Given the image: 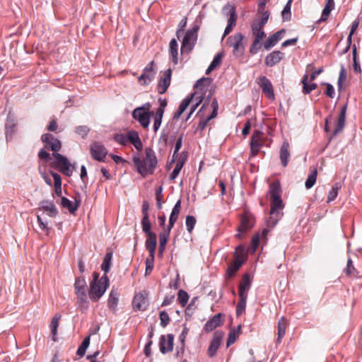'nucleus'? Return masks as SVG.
Listing matches in <instances>:
<instances>
[{"label": "nucleus", "mask_w": 362, "mask_h": 362, "mask_svg": "<svg viewBox=\"0 0 362 362\" xmlns=\"http://www.w3.org/2000/svg\"><path fill=\"white\" fill-rule=\"evenodd\" d=\"M204 83H207L208 84H209L210 78H202L196 82L194 85V88L199 89L200 93L197 90L192 93L190 96H188L186 98H185L179 105L177 110L174 113V119H178L182 115V114L185 111L187 107L190 105V103H192V107L190 109V112L187 117V120L190 118L192 113L195 111L197 107L202 102H204V103L200 110H199L197 115H199L200 117H202L204 115V112L208 109H210V104L211 103L212 100L214 98H212L214 90H213L211 88L209 91L208 95L204 96V95L206 94V91L208 89V88H206L204 86Z\"/></svg>", "instance_id": "obj_1"}, {"label": "nucleus", "mask_w": 362, "mask_h": 362, "mask_svg": "<svg viewBox=\"0 0 362 362\" xmlns=\"http://www.w3.org/2000/svg\"><path fill=\"white\" fill-rule=\"evenodd\" d=\"M41 139L45 144V147L53 151L52 155L57 160V167L59 168L62 173L69 175L71 172L70 169L71 165L66 157L58 153L62 148L61 141L51 134H43Z\"/></svg>", "instance_id": "obj_2"}, {"label": "nucleus", "mask_w": 362, "mask_h": 362, "mask_svg": "<svg viewBox=\"0 0 362 362\" xmlns=\"http://www.w3.org/2000/svg\"><path fill=\"white\" fill-rule=\"evenodd\" d=\"M269 195L271 209L268 219V225L271 227L274 226L280 219L284 208V204L281 198V185L279 182H273L269 185Z\"/></svg>", "instance_id": "obj_3"}, {"label": "nucleus", "mask_w": 362, "mask_h": 362, "mask_svg": "<svg viewBox=\"0 0 362 362\" xmlns=\"http://www.w3.org/2000/svg\"><path fill=\"white\" fill-rule=\"evenodd\" d=\"M144 153L145 156L143 159H141L139 156H134L133 158L134 164L138 173L143 177L153 174L158 165V159L156 153L151 148H146Z\"/></svg>", "instance_id": "obj_4"}, {"label": "nucleus", "mask_w": 362, "mask_h": 362, "mask_svg": "<svg viewBox=\"0 0 362 362\" xmlns=\"http://www.w3.org/2000/svg\"><path fill=\"white\" fill-rule=\"evenodd\" d=\"M99 273H93V280L90 283L88 292L91 300L97 302L103 296L109 286V279L106 274L99 278Z\"/></svg>", "instance_id": "obj_5"}, {"label": "nucleus", "mask_w": 362, "mask_h": 362, "mask_svg": "<svg viewBox=\"0 0 362 362\" xmlns=\"http://www.w3.org/2000/svg\"><path fill=\"white\" fill-rule=\"evenodd\" d=\"M151 103H146L142 106L135 108L132 112V117L136 120L144 129L148 127L151 117L153 115V112L151 111Z\"/></svg>", "instance_id": "obj_6"}, {"label": "nucleus", "mask_w": 362, "mask_h": 362, "mask_svg": "<svg viewBox=\"0 0 362 362\" xmlns=\"http://www.w3.org/2000/svg\"><path fill=\"white\" fill-rule=\"evenodd\" d=\"M198 30L199 26L194 25L192 28L187 31L181 45V52L182 53H189L193 49L197 40Z\"/></svg>", "instance_id": "obj_7"}, {"label": "nucleus", "mask_w": 362, "mask_h": 362, "mask_svg": "<svg viewBox=\"0 0 362 362\" xmlns=\"http://www.w3.org/2000/svg\"><path fill=\"white\" fill-rule=\"evenodd\" d=\"M244 39L245 36L240 33H235L228 38L227 42L230 47L233 48V52L236 57H240L243 54L245 50Z\"/></svg>", "instance_id": "obj_8"}, {"label": "nucleus", "mask_w": 362, "mask_h": 362, "mask_svg": "<svg viewBox=\"0 0 362 362\" xmlns=\"http://www.w3.org/2000/svg\"><path fill=\"white\" fill-rule=\"evenodd\" d=\"M90 154L95 160L104 162L107 154V150L99 142H94L90 145Z\"/></svg>", "instance_id": "obj_9"}, {"label": "nucleus", "mask_w": 362, "mask_h": 362, "mask_svg": "<svg viewBox=\"0 0 362 362\" xmlns=\"http://www.w3.org/2000/svg\"><path fill=\"white\" fill-rule=\"evenodd\" d=\"M228 11L227 15H229V18L228 20V25L224 30L223 37L228 35L233 30V27L235 26L236 21H237V15L235 13V8L233 6L228 4L223 7V11Z\"/></svg>", "instance_id": "obj_10"}, {"label": "nucleus", "mask_w": 362, "mask_h": 362, "mask_svg": "<svg viewBox=\"0 0 362 362\" xmlns=\"http://www.w3.org/2000/svg\"><path fill=\"white\" fill-rule=\"evenodd\" d=\"M257 83L262 89L263 93L267 96V98L274 100L275 98V95L271 81L266 76H262L259 77Z\"/></svg>", "instance_id": "obj_11"}, {"label": "nucleus", "mask_w": 362, "mask_h": 362, "mask_svg": "<svg viewBox=\"0 0 362 362\" xmlns=\"http://www.w3.org/2000/svg\"><path fill=\"white\" fill-rule=\"evenodd\" d=\"M223 337V333L222 332H216L214 334L213 338L207 350V354L209 357H213L216 355V351L221 344Z\"/></svg>", "instance_id": "obj_12"}, {"label": "nucleus", "mask_w": 362, "mask_h": 362, "mask_svg": "<svg viewBox=\"0 0 362 362\" xmlns=\"http://www.w3.org/2000/svg\"><path fill=\"white\" fill-rule=\"evenodd\" d=\"M253 225L254 221L252 216L250 214H244L241 216L240 224L238 228V233L235 236L240 238L241 233H244L252 228Z\"/></svg>", "instance_id": "obj_13"}, {"label": "nucleus", "mask_w": 362, "mask_h": 362, "mask_svg": "<svg viewBox=\"0 0 362 362\" xmlns=\"http://www.w3.org/2000/svg\"><path fill=\"white\" fill-rule=\"evenodd\" d=\"M154 62L152 61L144 69L143 74L139 77V83L145 86L148 84L154 78L156 72L153 71V66Z\"/></svg>", "instance_id": "obj_14"}, {"label": "nucleus", "mask_w": 362, "mask_h": 362, "mask_svg": "<svg viewBox=\"0 0 362 362\" xmlns=\"http://www.w3.org/2000/svg\"><path fill=\"white\" fill-rule=\"evenodd\" d=\"M210 109L212 110L211 115L206 118H204V115L201 117L200 122L199 123V127L200 129L203 130L207 125V123L212 119L215 118L217 116L218 110V103L216 98H214L210 104Z\"/></svg>", "instance_id": "obj_15"}, {"label": "nucleus", "mask_w": 362, "mask_h": 362, "mask_svg": "<svg viewBox=\"0 0 362 362\" xmlns=\"http://www.w3.org/2000/svg\"><path fill=\"white\" fill-rule=\"evenodd\" d=\"M174 336L169 334L166 336L162 335L160 337L159 348L162 354L172 351L173 349Z\"/></svg>", "instance_id": "obj_16"}, {"label": "nucleus", "mask_w": 362, "mask_h": 362, "mask_svg": "<svg viewBox=\"0 0 362 362\" xmlns=\"http://www.w3.org/2000/svg\"><path fill=\"white\" fill-rule=\"evenodd\" d=\"M171 76H172V70L170 69H167L163 73V76H161L160 81H158V92L160 94L165 93L168 87L170 85L171 81Z\"/></svg>", "instance_id": "obj_17"}, {"label": "nucleus", "mask_w": 362, "mask_h": 362, "mask_svg": "<svg viewBox=\"0 0 362 362\" xmlns=\"http://www.w3.org/2000/svg\"><path fill=\"white\" fill-rule=\"evenodd\" d=\"M251 287L250 276L248 274L243 276L238 286L239 298H247V292Z\"/></svg>", "instance_id": "obj_18"}, {"label": "nucleus", "mask_w": 362, "mask_h": 362, "mask_svg": "<svg viewBox=\"0 0 362 362\" xmlns=\"http://www.w3.org/2000/svg\"><path fill=\"white\" fill-rule=\"evenodd\" d=\"M286 33L285 29H281L273 35H271L267 40L264 42V47L265 49L269 50L276 45L283 37Z\"/></svg>", "instance_id": "obj_19"}, {"label": "nucleus", "mask_w": 362, "mask_h": 362, "mask_svg": "<svg viewBox=\"0 0 362 362\" xmlns=\"http://www.w3.org/2000/svg\"><path fill=\"white\" fill-rule=\"evenodd\" d=\"M74 199L75 203L73 204L72 202L66 197H62V206L67 209L71 214H74L81 205V199L79 195L78 197H75Z\"/></svg>", "instance_id": "obj_20"}, {"label": "nucleus", "mask_w": 362, "mask_h": 362, "mask_svg": "<svg viewBox=\"0 0 362 362\" xmlns=\"http://www.w3.org/2000/svg\"><path fill=\"white\" fill-rule=\"evenodd\" d=\"M147 238L145 242L146 250L149 252L150 256H155V252L157 246V236L155 233H149L146 234Z\"/></svg>", "instance_id": "obj_21"}, {"label": "nucleus", "mask_w": 362, "mask_h": 362, "mask_svg": "<svg viewBox=\"0 0 362 362\" xmlns=\"http://www.w3.org/2000/svg\"><path fill=\"white\" fill-rule=\"evenodd\" d=\"M222 314L218 313L215 315L211 319L208 320L204 325V330L206 332H212L216 327L221 326L223 324L221 320Z\"/></svg>", "instance_id": "obj_22"}, {"label": "nucleus", "mask_w": 362, "mask_h": 362, "mask_svg": "<svg viewBox=\"0 0 362 362\" xmlns=\"http://www.w3.org/2000/svg\"><path fill=\"white\" fill-rule=\"evenodd\" d=\"M346 105H344L341 108V111L339 113V115L338 117L337 124L334 127V129L333 131V135L337 136L339 133H340L345 125V121H346Z\"/></svg>", "instance_id": "obj_23"}, {"label": "nucleus", "mask_w": 362, "mask_h": 362, "mask_svg": "<svg viewBox=\"0 0 362 362\" xmlns=\"http://www.w3.org/2000/svg\"><path fill=\"white\" fill-rule=\"evenodd\" d=\"M284 57V53L280 51H274L269 54L265 58V64L267 66H273L278 64Z\"/></svg>", "instance_id": "obj_24"}, {"label": "nucleus", "mask_w": 362, "mask_h": 362, "mask_svg": "<svg viewBox=\"0 0 362 362\" xmlns=\"http://www.w3.org/2000/svg\"><path fill=\"white\" fill-rule=\"evenodd\" d=\"M264 24L257 20H255L251 25L252 35L255 38L263 40L266 37V33L264 32L263 28Z\"/></svg>", "instance_id": "obj_25"}, {"label": "nucleus", "mask_w": 362, "mask_h": 362, "mask_svg": "<svg viewBox=\"0 0 362 362\" xmlns=\"http://www.w3.org/2000/svg\"><path fill=\"white\" fill-rule=\"evenodd\" d=\"M180 211H181V200L179 199L175 203V204L172 210V212H171L170 218H169V223H168L167 228H168L169 230H171L173 228L175 222L177 221V220L178 218Z\"/></svg>", "instance_id": "obj_26"}, {"label": "nucleus", "mask_w": 362, "mask_h": 362, "mask_svg": "<svg viewBox=\"0 0 362 362\" xmlns=\"http://www.w3.org/2000/svg\"><path fill=\"white\" fill-rule=\"evenodd\" d=\"M132 305L135 310H145L147 305V300L144 294L141 293L136 294Z\"/></svg>", "instance_id": "obj_27"}, {"label": "nucleus", "mask_w": 362, "mask_h": 362, "mask_svg": "<svg viewBox=\"0 0 362 362\" xmlns=\"http://www.w3.org/2000/svg\"><path fill=\"white\" fill-rule=\"evenodd\" d=\"M40 205V210L46 211L49 216L55 217L57 215L58 211L52 202L42 201Z\"/></svg>", "instance_id": "obj_28"}, {"label": "nucleus", "mask_w": 362, "mask_h": 362, "mask_svg": "<svg viewBox=\"0 0 362 362\" xmlns=\"http://www.w3.org/2000/svg\"><path fill=\"white\" fill-rule=\"evenodd\" d=\"M290 158L289 144L284 142L280 149V159L284 167H286Z\"/></svg>", "instance_id": "obj_29"}, {"label": "nucleus", "mask_w": 362, "mask_h": 362, "mask_svg": "<svg viewBox=\"0 0 362 362\" xmlns=\"http://www.w3.org/2000/svg\"><path fill=\"white\" fill-rule=\"evenodd\" d=\"M128 141H129L132 144L137 150H141L143 147L142 142L139 138V134L135 131H131L128 133L127 135Z\"/></svg>", "instance_id": "obj_30"}, {"label": "nucleus", "mask_w": 362, "mask_h": 362, "mask_svg": "<svg viewBox=\"0 0 362 362\" xmlns=\"http://www.w3.org/2000/svg\"><path fill=\"white\" fill-rule=\"evenodd\" d=\"M62 318V315L59 313L54 315L50 322L52 339L54 341H57V328L59 327V321Z\"/></svg>", "instance_id": "obj_31"}, {"label": "nucleus", "mask_w": 362, "mask_h": 362, "mask_svg": "<svg viewBox=\"0 0 362 362\" xmlns=\"http://www.w3.org/2000/svg\"><path fill=\"white\" fill-rule=\"evenodd\" d=\"M334 8V0H327L326 4L323 8L322 12L321 17L318 22H325L327 20L331 11Z\"/></svg>", "instance_id": "obj_32"}, {"label": "nucleus", "mask_w": 362, "mask_h": 362, "mask_svg": "<svg viewBox=\"0 0 362 362\" xmlns=\"http://www.w3.org/2000/svg\"><path fill=\"white\" fill-rule=\"evenodd\" d=\"M86 281L83 276H79L76 279L74 283V289L76 295L86 293Z\"/></svg>", "instance_id": "obj_33"}, {"label": "nucleus", "mask_w": 362, "mask_h": 362, "mask_svg": "<svg viewBox=\"0 0 362 362\" xmlns=\"http://www.w3.org/2000/svg\"><path fill=\"white\" fill-rule=\"evenodd\" d=\"M170 54L172 57V60L175 64H177L178 62V44L175 39H172L169 45Z\"/></svg>", "instance_id": "obj_34"}, {"label": "nucleus", "mask_w": 362, "mask_h": 362, "mask_svg": "<svg viewBox=\"0 0 362 362\" xmlns=\"http://www.w3.org/2000/svg\"><path fill=\"white\" fill-rule=\"evenodd\" d=\"M309 77L308 74H305L302 78V84H303V93L304 94H309L313 90H315L317 87V85L315 83L311 84H308Z\"/></svg>", "instance_id": "obj_35"}, {"label": "nucleus", "mask_w": 362, "mask_h": 362, "mask_svg": "<svg viewBox=\"0 0 362 362\" xmlns=\"http://www.w3.org/2000/svg\"><path fill=\"white\" fill-rule=\"evenodd\" d=\"M233 257L234 260H239L243 264L247 259L245 247L241 245H238L233 253Z\"/></svg>", "instance_id": "obj_36"}, {"label": "nucleus", "mask_w": 362, "mask_h": 362, "mask_svg": "<svg viewBox=\"0 0 362 362\" xmlns=\"http://www.w3.org/2000/svg\"><path fill=\"white\" fill-rule=\"evenodd\" d=\"M317 170L315 167L310 168V173L307 178L305 185L307 189H310L316 182Z\"/></svg>", "instance_id": "obj_37"}, {"label": "nucleus", "mask_w": 362, "mask_h": 362, "mask_svg": "<svg viewBox=\"0 0 362 362\" xmlns=\"http://www.w3.org/2000/svg\"><path fill=\"white\" fill-rule=\"evenodd\" d=\"M119 302V293L115 290H112L108 298V307L115 310Z\"/></svg>", "instance_id": "obj_38"}, {"label": "nucleus", "mask_w": 362, "mask_h": 362, "mask_svg": "<svg viewBox=\"0 0 362 362\" xmlns=\"http://www.w3.org/2000/svg\"><path fill=\"white\" fill-rule=\"evenodd\" d=\"M243 264L239 260H233L227 269V275L230 278L240 269Z\"/></svg>", "instance_id": "obj_39"}, {"label": "nucleus", "mask_w": 362, "mask_h": 362, "mask_svg": "<svg viewBox=\"0 0 362 362\" xmlns=\"http://www.w3.org/2000/svg\"><path fill=\"white\" fill-rule=\"evenodd\" d=\"M287 326V321L284 317H281L278 322V337L277 341L279 342L284 337Z\"/></svg>", "instance_id": "obj_40"}, {"label": "nucleus", "mask_w": 362, "mask_h": 362, "mask_svg": "<svg viewBox=\"0 0 362 362\" xmlns=\"http://www.w3.org/2000/svg\"><path fill=\"white\" fill-rule=\"evenodd\" d=\"M241 330V326L239 325L236 329H231L228 334V337L226 342V346L229 347L231 344H233L236 338L240 335Z\"/></svg>", "instance_id": "obj_41"}, {"label": "nucleus", "mask_w": 362, "mask_h": 362, "mask_svg": "<svg viewBox=\"0 0 362 362\" xmlns=\"http://www.w3.org/2000/svg\"><path fill=\"white\" fill-rule=\"evenodd\" d=\"M112 258V252H108L106 253L103 263L101 264V269L105 272V274L107 275V273L109 272L111 267V260Z\"/></svg>", "instance_id": "obj_42"}, {"label": "nucleus", "mask_w": 362, "mask_h": 362, "mask_svg": "<svg viewBox=\"0 0 362 362\" xmlns=\"http://www.w3.org/2000/svg\"><path fill=\"white\" fill-rule=\"evenodd\" d=\"M347 78V73L346 70L343 64H341L340 66V72L337 81V86L339 90H341L343 87V83L346 81Z\"/></svg>", "instance_id": "obj_43"}, {"label": "nucleus", "mask_w": 362, "mask_h": 362, "mask_svg": "<svg viewBox=\"0 0 362 362\" xmlns=\"http://www.w3.org/2000/svg\"><path fill=\"white\" fill-rule=\"evenodd\" d=\"M77 303L78 307L81 309L82 311L87 310L88 308L89 302L87 299L86 294H79L77 295Z\"/></svg>", "instance_id": "obj_44"}, {"label": "nucleus", "mask_w": 362, "mask_h": 362, "mask_svg": "<svg viewBox=\"0 0 362 362\" xmlns=\"http://www.w3.org/2000/svg\"><path fill=\"white\" fill-rule=\"evenodd\" d=\"M341 188V184L339 182L335 183L332 187V189L329 192L328 196H327V202H332L336 199V197L338 195L339 190Z\"/></svg>", "instance_id": "obj_45"}, {"label": "nucleus", "mask_w": 362, "mask_h": 362, "mask_svg": "<svg viewBox=\"0 0 362 362\" xmlns=\"http://www.w3.org/2000/svg\"><path fill=\"white\" fill-rule=\"evenodd\" d=\"M170 230L168 228L164 229L160 234H159V245L166 246L167 243L169 240Z\"/></svg>", "instance_id": "obj_46"}, {"label": "nucleus", "mask_w": 362, "mask_h": 362, "mask_svg": "<svg viewBox=\"0 0 362 362\" xmlns=\"http://www.w3.org/2000/svg\"><path fill=\"white\" fill-rule=\"evenodd\" d=\"M262 132L259 130H255L252 136L250 145H262L263 141H262Z\"/></svg>", "instance_id": "obj_47"}, {"label": "nucleus", "mask_w": 362, "mask_h": 362, "mask_svg": "<svg viewBox=\"0 0 362 362\" xmlns=\"http://www.w3.org/2000/svg\"><path fill=\"white\" fill-rule=\"evenodd\" d=\"M154 117H153V131L156 132L158 129L160 128L161 123H162V119L163 117V114L160 112H156L155 114L153 113Z\"/></svg>", "instance_id": "obj_48"}, {"label": "nucleus", "mask_w": 362, "mask_h": 362, "mask_svg": "<svg viewBox=\"0 0 362 362\" xmlns=\"http://www.w3.org/2000/svg\"><path fill=\"white\" fill-rule=\"evenodd\" d=\"M141 226L143 231L146 234H149V233H153L151 230V224L149 220V216H143L141 220Z\"/></svg>", "instance_id": "obj_49"}, {"label": "nucleus", "mask_w": 362, "mask_h": 362, "mask_svg": "<svg viewBox=\"0 0 362 362\" xmlns=\"http://www.w3.org/2000/svg\"><path fill=\"white\" fill-rule=\"evenodd\" d=\"M177 300H178L180 304L182 307H185L189 300L188 293L183 290H180L178 291V294H177Z\"/></svg>", "instance_id": "obj_50"}, {"label": "nucleus", "mask_w": 362, "mask_h": 362, "mask_svg": "<svg viewBox=\"0 0 362 362\" xmlns=\"http://www.w3.org/2000/svg\"><path fill=\"white\" fill-rule=\"evenodd\" d=\"M183 165H184V161L183 160H178L177 161V163H176V165H175L174 170H173V172L170 175V180H174L177 177V175H179L180 170H182V168L183 167Z\"/></svg>", "instance_id": "obj_51"}, {"label": "nucleus", "mask_w": 362, "mask_h": 362, "mask_svg": "<svg viewBox=\"0 0 362 362\" xmlns=\"http://www.w3.org/2000/svg\"><path fill=\"white\" fill-rule=\"evenodd\" d=\"M197 223V220L193 216H187L186 217V227L187 231L191 233L194 229V227Z\"/></svg>", "instance_id": "obj_52"}, {"label": "nucleus", "mask_w": 362, "mask_h": 362, "mask_svg": "<svg viewBox=\"0 0 362 362\" xmlns=\"http://www.w3.org/2000/svg\"><path fill=\"white\" fill-rule=\"evenodd\" d=\"M163 187L160 186L158 187L156 190V204L158 209L162 208V204L163 202V195L162 194Z\"/></svg>", "instance_id": "obj_53"}, {"label": "nucleus", "mask_w": 362, "mask_h": 362, "mask_svg": "<svg viewBox=\"0 0 362 362\" xmlns=\"http://www.w3.org/2000/svg\"><path fill=\"white\" fill-rule=\"evenodd\" d=\"M155 256H148L146 259V275L151 274L153 269Z\"/></svg>", "instance_id": "obj_54"}, {"label": "nucleus", "mask_w": 362, "mask_h": 362, "mask_svg": "<svg viewBox=\"0 0 362 362\" xmlns=\"http://www.w3.org/2000/svg\"><path fill=\"white\" fill-rule=\"evenodd\" d=\"M291 2L292 0H288L281 12L283 18L286 21L291 18Z\"/></svg>", "instance_id": "obj_55"}, {"label": "nucleus", "mask_w": 362, "mask_h": 362, "mask_svg": "<svg viewBox=\"0 0 362 362\" xmlns=\"http://www.w3.org/2000/svg\"><path fill=\"white\" fill-rule=\"evenodd\" d=\"M262 40L261 39H258V38H255L251 47H250V52L252 54H255L257 53V52L259 51V49H260L261 48V41Z\"/></svg>", "instance_id": "obj_56"}, {"label": "nucleus", "mask_w": 362, "mask_h": 362, "mask_svg": "<svg viewBox=\"0 0 362 362\" xmlns=\"http://www.w3.org/2000/svg\"><path fill=\"white\" fill-rule=\"evenodd\" d=\"M247 298H240L236 307V314L240 315L245 310Z\"/></svg>", "instance_id": "obj_57"}, {"label": "nucleus", "mask_w": 362, "mask_h": 362, "mask_svg": "<svg viewBox=\"0 0 362 362\" xmlns=\"http://www.w3.org/2000/svg\"><path fill=\"white\" fill-rule=\"evenodd\" d=\"M89 132V127L85 125L78 126L75 128V132L81 136L83 138L86 137Z\"/></svg>", "instance_id": "obj_58"}, {"label": "nucleus", "mask_w": 362, "mask_h": 362, "mask_svg": "<svg viewBox=\"0 0 362 362\" xmlns=\"http://www.w3.org/2000/svg\"><path fill=\"white\" fill-rule=\"evenodd\" d=\"M160 325L163 327H165L168 325L170 322V317L166 311H161L160 313Z\"/></svg>", "instance_id": "obj_59"}, {"label": "nucleus", "mask_w": 362, "mask_h": 362, "mask_svg": "<svg viewBox=\"0 0 362 362\" xmlns=\"http://www.w3.org/2000/svg\"><path fill=\"white\" fill-rule=\"evenodd\" d=\"M353 61H354V70L356 73H361V69L359 62L357 61L356 59V48L354 46L353 49Z\"/></svg>", "instance_id": "obj_60"}, {"label": "nucleus", "mask_w": 362, "mask_h": 362, "mask_svg": "<svg viewBox=\"0 0 362 362\" xmlns=\"http://www.w3.org/2000/svg\"><path fill=\"white\" fill-rule=\"evenodd\" d=\"M114 139L116 142L122 145H126L128 142L127 136L123 134H116L114 136Z\"/></svg>", "instance_id": "obj_61"}, {"label": "nucleus", "mask_w": 362, "mask_h": 362, "mask_svg": "<svg viewBox=\"0 0 362 362\" xmlns=\"http://www.w3.org/2000/svg\"><path fill=\"white\" fill-rule=\"evenodd\" d=\"M182 137H179L176 141L175 146V150H174V153L173 155V161H174L175 159L177 157L178 151L180 149V148L182 147Z\"/></svg>", "instance_id": "obj_62"}, {"label": "nucleus", "mask_w": 362, "mask_h": 362, "mask_svg": "<svg viewBox=\"0 0 362 362\" xmlns=\"http://www.w3.org/2000/svg\"><path fill=\"white\" fill-rule=\"evenodd\" d=\"M37 223L41 230L45 231L47 234L49 233V228L47 227V223L44 221L40 216H37Z\"/></svg>", "instance_id": "obj_63"}, {"label": "nucleus", "mask_w": 362, "mask_h": 362, "mask_svg": "<svg viewBox=\"0 0 362 362\" xmlns=\"http://www.w3.org/2000/svg\"><path fill=\"white\" fill-rule=\"evenodd\" d=\"M222 58H223L222 53L216 54V55L214 57L213 61L211 62V63L210 64L216 69L217 66H218L221 64Z\"/></svg>", "instance_id": "obj_64"}]
</instances>
